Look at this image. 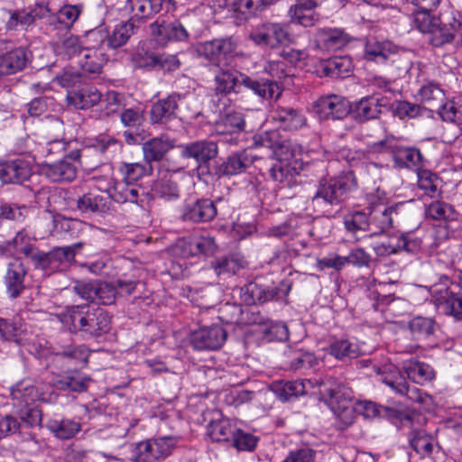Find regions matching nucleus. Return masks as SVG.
I'll list each match as a JSON object with an SVG mask.
<instances>
[{
	"mask_svg": "<svg viewBox=\"0 0 462 462\" xmlns=\"http://www.w3.org/2000/svg\"><path fill=\"white\" fill-rule=\"evenodd\" d=\"M416 9L411 12L412 27L428 35L434 47L456 43L462 47V14L453 11L442 17L432 14L441 0H404Z\"/></svg>",
	"mask_w": 462,
	"mask_h": 462,
	"instance_id": "1",
	"label": "nucleus"
},
{
	"mask_svg": "<svg viewBox=\"0 0 462 462\" xmlns=\"http://www.w3.org/2000/svg\"><path fill=\"white\" fill-rule=\"evenodd\" d=\"M36 238L22 229L6 242V248L15 254V256L23 255L28 259L35 271H40L43 276H51L53 273L63 271V265L74 261L83 247L82 242H78L66 246H55L45 252L36 245Z\"/></svg>",
	"mask_w": 462,
	"mask_h": 462,
	"instance_id": "2",
	"label": "nucleus"
},
{
	"mask_svg": "<svg viewBox=\"0 0 462 462\" xmlns=\"http://www.w3.org/2000/svg\"><path fill=\"white\" fill-rule=\"evenodd\" d=\"M58 318L68 330L80 332L87 338L99 337L110 329V317L99 307L86 304L69 306Z\"/></svg>",
	"mask_w": 462,
	"mask_h": 462,
	"instance_id": "3",
	"label": "nucleus"
},
{
	"mask_svg": "<svg viewBox=\"0 0 462 462\" xmlns=\"http://www.w3.org/2000/svg\"><path fill=\"white\" fill-rule=\"evenodd\" d=\"M356 188L357 180L352 171H342L330 178H321L311 198V205L315 210L330 213L334 208L341 207Z\"/></svg>",
	"mask_w": 462,
	"mask_h": 462,
	"instance_id": "4",
	"label": "nucleus"
},
{
	"mask_svg": "<svg viewBox=\"0 0 462 462\" xmlns=\"http://www.w3.org/2000/svg\"><path fill=\"white\" fill-rule=\"evenodd\" d=\"M118 171L124 181L116 185L112 199L117 203L131 202L144 208L149 202V192L135 182L152 174V166L145 162H121Z\"/></svg>",
	"mask_w": 462,
	"mask_h": 462,
	"instance_id": "5",
	"label": "nucleus"
},
{
	"mask_svg": "<svg viewBox=\"0 0 462 462\" xmlns=\"http://www.w3.org/2000/svg\"><path fill=\"white\" fill-rule=\"evenodd\" d=\"M320 399L329 407L345 429L355 420V400L352 389L341 381L329 377L319 383Z\"/></svg>",
	"mask_w": 462,
	"mask_h": 462,
	"instance_id": "6",
	"label": "nucleus"
},
{
	"mask_svg": "<svg viewBox=\"0 0 462 462\" xmlns=\"http://www.w3.org/2000/svg\"><path fill=\"white\" fill-rule=\"evenodd\" d=\"M371 150L375 152H388L393 167L397 170L419 171L423 166V156L419 148L404 145L393 136L373 143Z\"/></svg>",
	"mask_w": 462,
	"mask_h": 462,
	"instance_id": "7",
	"label": "nucleus"
},
{
	"mask_svg": "<svg viewBox=\"0 0 462 462\" xmlns=\"http://www.w3.org/2000/svg\"><path fill=\"white\" fill-rule=\"evenodd\" d=\"M403 206V203L388 205L386 199L379 194H369L367 196V206L365 208L370 233L364 237H373L386 232L393 226V215L398 214V210Z\"/></svg>",
	"mask_w": 462,
	"mask_h": 462,
	"instance_id": "8",
	"label": "nucleus"
},
{
	"mask_svg": "<svg viewBox=\"0 0 462 462\" xmlns=\"http://www.w3.org/2000/svg\"><path fill=\"white\" fill-rule=\"evenodd\" d=\"M430 293L435 305L456 320H462V291L457 283L448 276L441 275L438 282L430 286Z\"/></svg>",
	"mask_w": 462,
	"mask_h": 462,
	"instance_id": "9",
	"label": "nucleus"
},
{
	"mask_svg": "<svg viewBox=\"0 0 462 462\" xmlns=\"http://www.w3.org/2000/svg\"><path fill=\"white\" fill-rule=\"evenodd\" d=\"M370 247L378 257H387L402 252L418 254L422 247V238L416 230L397 232L391 236L373 242Z\"/></svg>",
	"mask_w": 462,
	"mask_h": 462,
	"instance_id": "10",
	"label": "nucleus"
},
{
	"mask_svg": "<svg viewBox=\"0 0 462 462\" xmlns=\"http://www.w3.org/2000/svg\"><path fill=\"white\" fill-rule=\"evenodd\" d=\"M248 39L263 50H276L291 42L288 25L283 23L265 22L255 26Z\"/></svg>",
	"mask_w": 462,
	"mask_h": 462,
	"instance_id": "11",
	"label": "nucleus"
},
{
	"mask_svg": "<svg viewBox=\"0 0 462 462\" xmlns=\"http://www.w3.org/2000/svg\"><path fill=\"white\" fill-rule=\"evenodd\" d=\"M32 58V53L27 46L17 44L13 40L1 38L0 77L23 70Z\"/></svg>",
	"mask_w": 462,
	"mask_h": 462,
	"instance_id": "12",
	"label": "nucleus"
},
{
	"mask_svg": "<svg viewBox=\"0 0 462 462\" xmlns=\"http://www.w3.org/2000/svg\"><path fill=\"white\" fill-rule=\"evenodd\" d=\"M217 216L216 202L208 198L189 196L179 208V218L184 223L205 224L213 221Z\"/></svg>",
	"mask_w": 462,
	"mask_h": 462,
	"instance_id": "13",
	"label": "nucleus"
},
{
	"mask_svg": "<svg viewBox=\"0 0 462 462\" xmlns=\"http://www.w3.org/2000/svg\"><path fill=\"white\" fill-rule=\"evenodd\" d=\"M51 13L48 3L40 0L33 6L23 9H3V19L8 31H15L19 27L26 29L37 19H42Z\"/></svg>",
	"mask_w": 462,
	"mask_h": 462,
	"instance_id": "14",
	"label": "nucleus"
},
{
	"mask_svg": "<svg viewBox=\"0 0 462 462\" xmlns=\"http://www.w3.org/2000/svg\"><path fill=\"white\" fill-rule=\"evenodd\" d=\"M236 49V42L232 37H223L199 43L197 52L200 58L218 68L227 65V61L233 58Z\"/></svg>",
	"mask_w": 462,
	"mask_h": 462,
	"instance_id": "15",
	"label": "nucleus"
},
{
	"mask_svg": "<svg viewBox=\"0 0 462 462\" xmlns=\"http://www.w3.org/2000/svg\"><path fill=\"white\" fill-rule=\"evenodd\" d=\"M291 289V282L282 281L280 286L265 287L255 282L241 288L240 298L247 305L263 304L286 297Z\"/></svg>",
	"mask_w": 462,
	"mask_h": 462,
	"instance_id": "16",
	"label": "nucleus"
},
{
	"mask_svg": "<svg viewBox=\"0 0 462 462\" xmlns=\"http://www.w3.org/2000/svg\"><path fill=\"white\" fill-rule=\"evenodd\" d=\"M28 267L21 256H14L7 263L5 273L3 276V282L8 297L12 300L17 299L26 289V276Z\"/></svg>",
	"mask_w": 462,
	"mask_h": 462,
	"instance_id": "17",
	"label": "nucleus"
},
{
	"mask_svg": "<svg viewBox=\"0 0 462 462\" xmlns=\"http://www.w3.org/2000/svg\"><path fill=\"white\" fill-rule=\"evenodd\" d=\"M244 76L245 73L227 65L218 67L213 79L215 96L222 98L241 93Z\"/></svg>",
	"mask_w": 462,
	"mask_h": 462,
	"instance_id": "18",
	"label": "nucleus"
},
{
	"mask_svg": "<svg viewBox=\"0 0 462 462\" xmlns=\"http://www.w3.org/2000/svg\"><path fill=\"white\" fill-rule=\"evenodd\" d=\"M313 110L320 120H341L350 113L351 104L346 97L332 94L319 97Z\"/></svg>",
	"mask_w": 462,
	"mask_h": 462,
	"instance_id": "19",
	"label": "nucleus"
},
{
	"mask_svg": "<svg viewBox=\"0 0 462 462\" xmlns=\"http://www.w3.org/2000/svg\"><path fill=\"white\" fill-rule=\"evenodd\" d=\"M355 38L340 27H321L314 33L315 47L322 51H335L343 49Z\"/></svg>",
	"mask_w": 462,
	"mask_h": 462,
	"instance_id": "20",
	"label": "nucleus"
},
{
	"mask_svg": "<svg viewBox=\"0 0 462 462\" xmlns=\"http://www.w3.org/2000/svg\"><path fill=\"white\" fill-rule=\"evenodd\" d=\"M388 106V100L383 97L366 96L351 106L350 113L353 118L365 123L369 120L376 119L383 112V108Z\"/></svg>",
	"mask_w": 462,
	"mask_h": 462,
	"instance_id": "21",
	"label": "nucleus"
},
{
	"mask_svg": "<svg viewBox=\"0 0 462 462\" xmlns=\"http://www.w3.org/2000/svg\"><path fill=\"white\" fill-rule=\"evenodd\" d=\"M179 148L180 149V156L182 158L193 159L199 164H206L218 154L217 143L208 139L181 144Z\"/></svg>",
	"mask_w": 462,
	"mask_h": 462,
	"instance_id": "22",
	"label": "nucleus"
},
{
	"mask_svg": "<svg viewBox=\"0 0 462 462\" xmlns=\"http://www.w3.org/2000/svg\"><path fill=\"white\" fill-rule=\"evenodd\" d=\"M181 95L171 93L164 98L158 99L151 106L150 119L152 124L166 125L177 117V110Z\"/></svg>",
	"mask_w": 462,
	"mask_h": 462,
	"instance_id": "23",
	"label": "nucleus"
},
{
	"mask_svg": "<svg viewBox=\"0 0 462 462\" xmlns=\"http://www.w3.org/2000/svg\"><path fill=\"white\" fill-rule=\"evenodd\" d=\"M150 28L152 35L161 45H165L170 42L186 41L189 38V32L179 21L171 23L162 21L160 23L157 20L151 23Z\"/></svg>",
	"mask_w": 462,
	"mask_h": 462,
	"instance_id": "24",
	"label": "nucleus"
},
{
	"mask_svg": "<svg viewBox=\"0 0 462 462\" xmlns=\"http://www.w3.org/2000/svg\"><path fill=\"white\" fill-rule=\"evenodd\" d=\"M164 0H127L126 7L130 9L128 21L140 30L146 20L160 13Z\"/></svg>",
	"mask_w": 462,
	"mask_h": 462,
	"instance_id": "25",
	"label": "nucleus"
},
{
	"mask_svg": "<svg viewBox=\"0 0 462 462\" xmlns=\"http://www.w3.org/2000/svg\"><path fill=\"white\" fill-rule=\"evenodd\" d=\"M254 161V157L247 150L232 153L216 167V175L221 178L244 173Z\"/></svg>",
	"mask_w": 462,
	"mask_h": 462,
	"instance_id": "26",
	"label": "nucleus"
},
{
	"mask_svg": "<svg viewBox=\"0 0 462 462\" xmlns=\"http://www.w3.org/2000/svg\"><path fill=\"white\" fill-rule=\"evenodd\" d=\"M241 82L242 87L250 89L263 100H276L282 95V88L277 81L273 79L254 78L245 73Z\"/></svg>",
	"mask_w": 462,
	"mask_h": 462,
	"instance_id": "27",
	"label": "nucleus"
},
{
	"mask_svg": "<svg viewBox=\"0 0 462 462\" xmlns=\"http://www.w3.org/2000/svg\"><path fill=\"white\" fill-rule=\"evenodd\" d=\"M226 337L227 332L223 327L212 325L192 331L189 342L192 346H222Z\"/></svg>",
	"mask_w": 462,
	"mask_h": 462,
	"instance_id": "28",
	"label": "nucleus"
},
{
	"mask_svg": "<svg viewBox=\"0 0 462 462\" xmlns=\"http://www.w3.org/2000/svg\"><path fill=\"white\" fill-rule=\"evenodd\" d=\"M297 162H286V160H276L268 169V177L280 185V188H291L297 183L299 171Z\"/></svg>",
	"mask_w": 462,
	"mask_h": 462,
	"instance_id": "29",
	"label": "nucleus"
},
{
	"mask_svg": "<svg viewBox=\"0 0 462 462\" xmlns=\"http://www.w3.org/2000/svg\"><path fill=\"white\" fill-rule=\"evenodd\" d=\"M397 52V45L391 41H378L375 38H370L365 44L364 57L368 61L384 64Z\"/></svg>",
	"mask_w": 462,
	"mask_h": 462,
	"instance_id": "30",
	"label": "nucleus"
},
{
	"mask_svg": "<svg viewBox=\"0 0 462 462\" xmlns=\"http://www.w3.org/2000/svg\"><path fill=\"white\" fill-rule=\"evenodd\" d=\"M76 208L84 215L103 216L110 211L109 197L88 192L73 200Z\"/></svg>",
	"mask_w": 462,
	"mask_h": 462,
	"instance_id": "31",
	"label": "nucleus"
},
{
	"mask_svg": "<svg viewBox=\"0 0 462 462\" xmlns=\"http://www.w3.org/2000/svg\"><path fill=\"white\" fill-rule=\"evenodd\" d=\"M31 175V167L23 159L6 161L0 164V180L4 183H21Z\"/></svg>",
	"mask_w": 462,
	"mask_h": 462,
	"instance_id": "32",
	"label": "nucleus"
},
{
	"mask_svg": "<svg viewBox=\"0 0 462 462\" xmlns=\"http://www.w3.org/2000/svg\"><path fill=\"white\" fill-rule=\"evenodd\" d=\"M77 164L69 158V153L58 162H46L44 174L53 182L71 181L77 175Z\"/></svg>",
	"mask_w": 462,
	"mask_h": 462,
	"instance_id": "33",
	"label": "nucleus"
},
{
	"mask_svg": "<svg viewBox=\"0 0 462 462\" xmlns=\"http://www.w3.org/2000/svg\"><path fill=\"white\" fill-rule=\"evenodd\" d=\"M173 147V141L166 135L146 141L142 146L144 162L152 165V162L162 161Z\"/></svg>",
	"mask_w": 462,
	"mask_h": 462,
	"instance_id": "34",
	"label": "nucleus"
},
{
	"mask_svg": "<svg viewBox=\"0 0 462 462\" xmlns=\"http://www.w3.org/2000/svg\"><path fill=\"white\" fill-rule=\"evenodd\" d=\"M245 115L236 110H229L219 116L215 123V129L218 134H239L245 130Z\"/></svg>",
	"mask_w": 462,
	"mask_h": 462,
	"instance_id": "35",
	"label": "nucleus"
},
{
	"mask_svg": "<svg viewBox=\"0 0 462 462\" xmlns=\"http://www.w3.org/2000/svg\"><path fill=\"white\" fill-rule=\"evenodd\" d=\"M274 119L280 127L287 131L299 130L307 123L303 113L292 107L278 106L274 112Z\"/></svg>",
	"mask_w": 462,
	"mask_h": 462,
	"instance_id": "36",
	"label": "nucleus"
},
{
	"mask_svg": "<svg viewBox=\"0 0 462 462\" xmlns=\"http://www.w3.org/2000/svg\"><path fill=\"white\" fill-rule=\"evenodd\" d=\"M236 432H237L236 422L228 418L212 420L208 425V434L216 442H226L230 445Z\"/></svg>",
	"mask_w": 462,
	"mask_h": 462,
	"instance_id": "37",
	"label": "nucleus"
},
{
	"mask_svg": "<svg viewBox=\"0 0 462 462\" xmlns=\"http://www.w3.org/2000/svg\"><path fill=\"white\" fill-rule=\"evenodd\" d=\"M154 198H160L168 201L180 198L179 185L171 176L166 174L152 182L151 192H149V200Z\"/></svg>",
	"mask_w": 462,
	"mask_h": 462,
	"instance_id": "38",
	"label": "nucleus"
},
{
	"mask_svg": "<svg viewBox=\"0 0 462 462\" xmlns=\"http://www.w3.org/2000/svg\"><path fill=\"white\" fill-rule=\"evenodd\" d=\"M10 394L14 406L19 409L29 407L38 398V393L30 380H22L11 387Z\"/></svg>",
	"mask_w": 462,
	"mask_h": 462,
	"instance_id": "39",
	"label": "nucleus"
},
{
	"mask_svg": "<svg viewBox=\"0 0 462 462\" xmlns=\"http://www.w3.org/2000/svg\"><path fill=\"white\" fill-rule=\"evenodd\" d=\"M140 30L128 20L117 23L113 31L107 32V49L116 50L125 45L132 35Z\"/></svg>",
	"mask_w": 462,
	"mask_h": 462,
	"instance_id": "40",
	"label": "nucleus"
},
{
	"mask_svg": "<svg viewBox=\"0 0 462 462\" xmlns=\"http://www.w3.org/2000/svg\"><path fill=\"white\" fill-rule=\"evenodd\" d=\"M384 383L394 392L401 395H406L409 400L414 402L426 405L431 401L430 396L426 393L416 387L408 386L405 379L402 376L395 380L385 379Z\"/></svg>",
	"mask_w": 462,
	"mask_h": 462,
	"instance_id": "41",
	"label": "nucleus"
},
{
	"mask_svg": "<svg viewBox=\"0 0 462 462\" xmlns=\"http://www.w3.org/2000/svg\"><path fill=\"white\" fill-rule=\"evenodd\" d=\"M68 99L77 109H88L101 100V93L96 87H83L69 93Z\"/></svg>",
	"mask_w": 462,
	"mask_h": 462,
	"instance_id": "42",
	"label": "nucleus"
},
{
	"mask_svg": "<svg viewBox=\"0 0 462 462\" xmlns=\"http://www.w3.org/2000/svg\"><path fill=\"white\" fill-rule=\"evenodd\" d=\"M402 369L405 371L408 377L416 383L422 384L435 377L434 370L430 365L420 362L415 358L404 360L402 362Z\"/></svg>",
	"mask_w": 462,
	"mask_h": 462,
	"instance_id": "43",
	"label": "nucleus"
},
{
	"mask_svg": "<svg viewBox=\"0 0 462 462\" xmlns=\"http://www.w3.org/2000/svg\"><path fill=\"white\" fill-rule=\"evenodd\" d=\"M81 12V5H66L55 14L50 16L49 23L51 25H54L56 29L69 30L79 19Z\"/></svg>",
	"mask_w": 462,
	"mask_h": 462,
	"instance_id": "44",
	"label": "nucleus"
},
{
	"mask_svg": "<svg viewBox=\"0 0 462 462\" xmlns=\"http://www.w3.org/2000/svg\"><path fill=\"white\" fill-rule=\"evenodd\" d=\"M353 68L352 60L348 56H336L322 65V74L332 79H344Z\"/></svg>",
	"mask_w": 462,
	"mask_h": 462,
	"instance_id": "45",
	"label": "nucleus"
},
{
	"mask_svg": "<svg viewBox=\"0 0 462 462\" xmlns=\"http://www.w3.org/2000/svg\"><path fill=\"white\" fill-rule=\"evenodd\" d=\"M271 391L282 402H287L305 394V385L300 381H275L271 384Z\"/></svg>",
	"mask_w": 462,
	"mask_h": 462,
	"instance_id": "46",
	"label": "nucleus"
},
{
	"mask_svg": "<svg viewBox=\"0 0 462 462\" xmlns=\"http://www.w3.org/2000/svg\"><path fill=\"white\" fill-rule=\"evenodd\" d=\"M90 378L78 372L69 373L54 382L57 389L61 391H72L76 393L86 392Z\"/></svg>",
	"mask_w": 462,
	"mask_h": 462,
	"instance_id": "47",
	"label": "nucleus"
},
{
	"mask_svg": "<svg viewBox=\"0 0 462 462\" xmlns=\"http://www.w3.org/2000/svg\"><path fill=\"white\" fill-rule=\"evenodd\" d=\"M69 158L76 162L77 168L80 166L85 171H94L103 163L96 150L90 146L69 152Z\"/></svg>",
	"mask_w": 462,
	"mask_h": 462,
	"instance_id": "48",
	"label": "nucleus"
},
{
	"mask_svg": "<svg viewBox=\"0 0 462 462\" xmlns=\"http://www.w3.org/2000/svg\"><path fill=\"white\" fill-rule=\"evenodd\" d=\"M215 273L220 275H234L245 267V261L236 254L225 255L211 263Z\"/></svg>",
	"mask_w": 462,
	"mask_h": 462,
	"instance_id": "49",
	"label": "nucleus"
},
{
	"mask_svg": "<svg viewBox=\"0 0 462 462\" xmlns=\"http://www.w3.org/2000/svg\"><path fill=\"white\" fill-rule=\"evenodd\" d=\"M108 60L107 55L100 50L86 49V53L79 61L82 70L90 74H99Z\"/></svg>",
	"mask_w": 462,
	"mask_h": 462,
	"instance_id": "50",
	"label": "nucleus"
},
{
	"mask_svg": "<svg viewBox=\"0 0 462 462\" xmlns=\"http://www.w3.org/2000/svg\"><path fill=\"white\" fill-rule=\"evenodd\" d=\"M277 0H236L235 11L245 20L254 17L276 3Z\"/></svg>",
	"mask_w": 462,
	"mask_h": 462,
	"instance_id": "51",
	"label": "nucleus"
},
{
	"mask_svg": "<svg viewBox=\"0 0 462 462\" xmlns=\"http://www.w3.org/2000/svg\"><path fill=\"white\" fill-rule=\"evenodd\" d=\"M411 447L422 457L430 456L434 448V438L423 430H412L409 435Z\"/></svg>",
	"mask_w": 462,
	"mask_h": 462,
	"instance_id": "52",
	"label": "nucleus"
},
{
	"mask_svg": "<svg viewBox=\"0 0 462 462\" xmlns=\"http://www.w3.org/2000/svg\"><path fill=\"white\" fill-rule=\"evenodd\" d=\"M426 214L434 220L457 221L459 213L455 208L442 200L432 201L426 208Z\"/></svg>",
	"mask_w": 462,
	"mask_h": 462,
	"instance_id": "53",
	"label": "nucleus"
},
{
	"mask_svg": "<svg viewBox=\"0 0 462 462\" xmlns=\"http://www.w3.org/2000/svg\"><path fill=\"white\" fill-rule=\"evenodd\" d=\"M48 429L58 439H69L80 431L81 425L79 422L69 419H63L60 420H53L49 421Z\"/></svg>",
	"mask_w": 462,
	"mask_h": 462,
	"instance_id": "54",
	"label": "nucleus"
},
{
	"mask_svg": "<svg viewBox=\"0 0 462 462\" xmlns=\"http://www.w3.org/2000/svg\"><path fill=\"white\" fill-rule=\"evenodd\" d=\"M314 9L312 7H303L299 3H295L289 9L291 22L304 27L313 26L319 21V14L314 12Z\"/></svg>",
	"mask_w": 462,
	"mask_h": 462,
	"instance_id": "55",
	"label": "nucleus"
},
{
	"mask_svg": "<svg viewBox=\"0 0 462 462\" xmlns=\"http://www.w3.org/2000/svg\"><path fill=\"white\" fill-rule=\"evenodd\" d=\"M83 50V44L79 36L68 33L56 43L55 51L58 55L66 59H71L79 54Z\"/></svg>",
	"mask_w": 462,
	"mask_h": 462,
	"instance_id": "56",
	"label": "nucleus"
},
{
	"mask_svg": "<svg viewBox=\"0 0 462 462\" xmlns=\"http://www.w3.org/2000/svg\"><path fill=\"white\" fill-rule=\"evenodd\" d=\"M90 147L96 150L97 155L102 159H106L113 156L123 147L122 143L115 137L108 135H100L95 139L94 143Z\"/></svg>",
	"mask_w": 462,
	"mask_h": 462,
	"instance_id": "57",
	"label": "nucleus"
},
{
	"mask_svg": "<svg viewBox=\"0 0 462 462\" xmlns=\"http://www.w3.org/2000/svg\"><path fill=\"white\" fill-rule=\"evenodd\" d=\"M118 115L122 125L128 129L139 130L145 121L144 110L139 106H125Z\"/></svg>",
	"mask_w": 462,
	"mask_h": 462,
	"instance_id": "58",
	"label": "nucleus"
},
{
	"mask_svg": "<svg viewBox=\"0 0 462 462\" xmlns=\"http://www.w3.org/2000/svg\"><path fill=\"white\" fill-rule=\"evenodd\" d=\"M418 187L423 194L435 198L440 194L439 179L437 174L428 170L418 171Z\"/></svg>",
	"mask_w": 462,
	"mask_h": 462,
	"instance_id": "59",
	"label": "nucleus"
},
{
	"mask_svg": "<svg viewBox=\"0 0 462 462\" xmlns=\"http://www.w3.org/2000/svg\"><path fill=\"white\" fill-rule=\"evenodd\" d=\"M387 106L393 116L402 120L418 117L422 113L420 106L405 100H395L391 104L388 103Z\"/></svg>",
	"mask_w": 462,
	"mask_h": 462,
	"instance_id": "60",
	"label": "nucleus"
},
{
	"mask_svg": "<svg viewBox=\"0 0 462 462\" xmlns=\"http://www.w3.org/2000/svg\"><path fill=\"white\" fill-rule=\"evenodd\" d=\"M344 226L346 230L353 235L357 231H369L368 217L366 210H356L346 214L344 217Z\"/></svg>",
	"mask_w": 462,
	"mask_h": 462,
	"instance_id": "61",
	"label": "nucleus"
},
{
	"mask_svg": "<svg viewBox=\"0 0 462 462\" xmlns=\"http://www.w3.org/2000/svg\"><path fill=\"white\" fill-rule=\"evenodd\" d=\"M435 322L432 319L415 317L409 322V328L412 337L420 340L428 337L434 332Z\"/></svg>",
	"mask_w": 462,
	"mask_h": 462,
	"instance_id": "62",
	"label": "nucleus"
},
{
	"mask_svg": "<svg viewBox=\"0 0 462 462\" xmlns=\"http://www.w3.org/2000/svg\"><path fill=\"white\" fill-rule=\"evenodd\" d=\"M267 325L262 336L264 343H282L289 338V329L284 323L271 322Z\"/></svg>",
	"mask_w": 462,
	"mask_h": 462,
	"instance_id": "63",
	"label": "nucleus"
},
{
	"mask_svg": "<svg viewBox=\"0 0 462 462\" xmlns=\"http://www.w3.org/2000/svg\"><path fill=\"white\" fill-rule=\"evenodd\" d=\"M131 459L134 462H154L153 447L151 439L136 442L131 445Z\"/></svg>",
	"mask_w": 462,
	"mask_h": 462,
	"instance_id": "64",
	"label": "nucleus"
}]
</instances>
